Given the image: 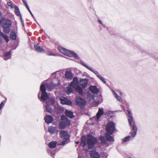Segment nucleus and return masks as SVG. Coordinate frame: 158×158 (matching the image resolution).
Masks as SVG:
<instances>
[{"label":"nucleus","instance_id":"obj_21","mask_svg":"<svg viewBox=\"0 0 158 158\" xmlns=\"http://www.w3.org/2000/svg\"><path fill=\"white\" fill-rule=\"evenodd\" d=\"M10 38L11 39L15 40L16 39V35L14 31H12L10 33Z\"/></svg>","mask_w":158,"mask_h":158},{"label":"nucleus","instance_id":"obj_23","mask_svg":"<svg viewBox=\"0 0 158 158\" xmlns=\"http://www.w3.org/2000/svg\"><path fill=\"white\" fill-rule=\"evenodd\" d=\"M14 8L15 9V14L19 16V15H20L21 14L18 7L17 6L15 5L14 6Z\"/></svg>","mask_w":158,"mask_h":158},{"label":"nucleus","instance_id":"obj_4","mask_svg":"<svg viewBox=\"0 0 158 158\" xmlns=\"http://www.w3.org/2000/svg\"><path fill=\"white\" fill-rule=\"evenodd\" d=\"M11 24L12 22L9 19H6L2 23L1 26L3 28V30L5 33H8L9 32Z\"/></svg>","mask_w":158,"mask_h":158},{"label":"nucleus","instance_id":"obj_48","mask_svg":"<svg viewBox=\"0 0 158 158\" xmlns=\"http://www.w3.org/2000/svg\"><path fill=\"white\" fill-rule=\"evenodd\" d=\"M121 108L122 109H123L124 110V111H125V109L124 108V107L123 106H122V105H121Z\"/></svg>","mask_w":158,"mask_h":158},{"label":"nucleus","instance_id":"obj_55","mask_svg":"<svg viewBox=\"0 0 158 158\" xmlns=\"http://www.w3.org/2000/svg\"><path fill=\"white\" fill-rule=\"evenodd\" d=\"M79 143V142L78 141H76L75 142V143L76 144H78Z\"/></svg>","mask_w":158,"mask_h":158},{"label":"nucleus","instance_id":"obj_8","mask_svg":"<svg viewBox=\"0 0 158 158\" xmlns=\"http://www.w3.org/2000/svg\"><path fill=\"white\" fill-rule=\"evenodd\" d=\"M41 85H43L44 86V89L46 90L48 89L49 91H51L56 85V84H53L52 82H51V83L50 84L47 83L44 84L42 82Z\"/></svg>","mask_w":158,"mask_h":158},{"label":"nucleus","instance_id":"obj_11","mask_svg":"<svg viewBox=\"0 0 158 158\" xmlns=\"http://www.w3.org/2000/svg\"><path fill=\"white\" fill-rule=\"evenodd\" d=\"M88 82V80L86 78L81 79L79 82L80 84L83 88H85L87 87Z\"/></svg>","mask_w":158,"mask_h":158},{"label":"nucleus","instance_id":"obj_30","mask_svg":"<svg viewBox=\"0 0 158 158\" xmlns=\"http://www.w3.org/2000/svg\"><path fill=\"white\" fill-rule=\"evenodd\" d=\"M97 76L99 78L102 82H103L104 83L106 84V81L104 79V78L102 77V76H101L100 75H97Z\"/></svg>","mask_w":158,"mask_h":158},{"label":"nucleus","instance_id":"obj_39","mask_svg":"<svg viewBox=\"0 0 158 158\" xmlns=\"http://www.w3.org/2000/svg\"><path fill=\"white\" fill-rule=\"evenodd\" d=\"M89 70H90V71H91L92 72H93L95 74H96L97 75H98V71H96L94 70L93 69L91 68H89Z\"/></svg>","mask_w":158,"mask_h":158},{"label":"nucleus","instance_id":"obj_27","mask_svg":"<svg viewBox=\"0 0 158 158\" xmlns=\"http://www.w3.org/2000/svg\"><path fill=\"white\" fill-rule=\"evenodd\" d=\"M76 91L78 92L80 95H83L82 90L80 87H77L76 88Z\"/></svg>","mask_w":158,"mask_h":158},{"label":"nucleus","instance_id":"obj_28","mask_svg":"<svg viewBox=\"0 0 158 158\" xmlns=\"http://www.w3.org/2000/svg\"><path fill=\"white\" fill-rule=\"evenodd\" d=\"M113 93L114 94L115 98L117 99L119 101L121 102L122 100L121 97L119 96L114 91H112Z\"/></svg>","mask_w":158,"mask_h":158},{"label":"nucleus","instance_id":"obj_46","mask_svg":"<svg viewBox=\"0 0 158 158\" xmlns=\"http://www.w3.org/2000/svg\"><path fill=\"white\" fill-rule=\"evenodd\" d=\"M48 153L50 154V155H52V156L53 157H54V154H52V152H48Z\"/></svg>","mask_w":158,"mask_h":158},{"label":"nucleus","instance_id":"obj_33","mask_svg":"<svg viewBox=\"0 0 158 158\" xmlns=\"http://www.w3.org/2000/svg\"><path fill=\"white\" fill-rule=\"evenodd\" d=\"M131 138V137L130 136L126 137L123 139V141L124 142L128 141Z\"/></svg>","mask_w":158,"mask_h":158},{"label":"nucleus","instance_id":"obj_40","mask_svg":"<svg viewBox=\"0 0 158 158\" xmlns=\"http://www.w3.org/2000/svg\"><path fill=\"white\" fill-rule=\"evenodd\" d=\"M87 97L88 98H90V99L91 100H94V97L92 95H91V94H88L87 95Z\"/></svg>","mask_w":158,"mask_h":158},{"label":"nucleus","instance_id":"obj_5","mask_svg":"<svg viewBox=\"0 0 158 158\" xmlns=\"http://www.w3.org/2000/svg\"><path fill=\"white\" fill-rule=\"evenodd\" d=\"M61 120L62 121L60 122L59 125L60 128L61 129H64L66 125H69L70 124V120L64 115L61 116Z\"/></svg>","mask_w":158,"mask_h":158},{"label":"nucleus","instance_id":"obj_22","mask_svg":"<svg viewBox=\"0 0 158 158\" xmlns=\"http://www.w3.org/2000/svg\"><path fill=\"white\" fill-rule=\"evenodd\" d=\"M11 52L9 51L5 53L4 56V59L6 60L9 59L11 57Z\"/></svg>","mask_w":158,"mask_h":158},{"label":"nucleus","instance_id":"obj_41","mask_svg":"<svg viewBox=\"0 0 158 158\" xmlns=\"http://www.w3.org/2000/svg\"><path fill=\"white\" fill-rule=\"evenodd\" d=\"M8 6H10L11 8H13V5L12 3L10 2H8L7 3Z\"/></svg>","mask_w":158,"mask_h":158},{"label":"nucleus","instance_id":"obj_38","mask_svg":"<svg viewBox=\"0 0 158 158\" xmlns=\"http://www.w3.org/2000/svg\"><path fill=\"white\" fill-rule=\"evenodd\" d=\"M46 110L47 111L50 113H51L52 112V109L51 108L48 106H46Z\"/></svg>","mask_w":158,"mask_h":158},{"label":"nucleus","instance_id":"obj_15","mask_svg":"<svg viewBox=\"0 0 158 158\" xmlns=\"http://www.w3.org/2000/svg\"><path fill=\"white\" fill-rule=\"evenodd\" d=\"M44 120L46 123H49L52 122L53 118L50 115H47L45 117Z\"/></svg>","mask_w":158,"mask_h":158},{"label":"nucleus","instance_id":"obj_31","mask_svg":"<svg viewBox=\"0 0 158 158\" xmlns=\"http://www.w3.org/2000/svg\"><path fill=\"white\" fill-rule=\"evenodd\" d=\"M1 36L3 37L7 42L9 41V40L8 37L6 35L3 34Z\"/></svg>","mask_w":158,"mask_h":158},{"label":"nucleus","instance_id":"obj_25","mask_svg":"<svg viewBox=\"0 0 158 158\" xmlns=\"http://www.w3.org/2000/svg\"><path fill=\"white\" fill-rule=\"evenodd\" d=\"M34 48H35V50L38 52V53L40 52V46L38 44H36V43L35 42L34 43Z\"/></svg>","mask_w":158,"mask_h":158},{"label":"nucleus","instance_id":"obj_13","mask_svg":"<svg viewBox=\"0 0 158 158\" xmlns=\"http://www.w3.org/2000/svg\"><path fill=\"white\" fill-rule=\"evenodd\" d=\"M90 91L93 93L98 94L99 90L97 87L95 86L91 85L89 87Z\"/></svg>","mask_w":158,"mask_h":158},{"label":"nucleus","instance_id":"obj_26","mask_svg":"<svg viewBox=\"0 0 158 158\" xmlns=\"http://www.w3.org/2000/svg\"><path fill=\"white\" fill-rule=\"evenodd\" d=\"M64 139V142H66L67 141L69 140V135L67 133V135H65L62 138Z\"/></svg>","mask_w":158,"mask_h":158},{"label":"nucleus","instance_id":"obj_37","mask_svg":"<svg viewBox=\"0 0 158 158\" xmlns=\"http://www.w3.org/2000/svg\"><path fill=\"white\" fill-rule=\"evenodd\" d=\"M72 82L73 83L74 82V83H75V84H76L77 85L78 82L77 78L74 77Z\"/></svg>","mask_w":158,"mask_h":158},{"label":"nucleus","instance_id":"obj_52","mask_svg":"<svg viewBox=\"0 0 158 158\" xmlns=\"http://www.w3.org/2000/svg\"><path fill=\"white\" fill-rule=\"evenodd\" d=\"M19 16H20V18L21 21H22V20H23L22 19V17L21 15H19Z\"/></svg>","mask_w":158,"mask_h":158},{"label":"nucleus","instance_id":"obj_18","mask_svg":"<svg viewBox=\"0 0 158 158\" xmlns=\"http://www.w3.org/2000/svg\"><path fill=\"white\" fill-rule=\"evenodd\" d=\"M86 144V138L85 136H83L81 139L80 145L82 146H84Z\"/></svg>","mask_w":158,"mask_h":158},{"label":"nucleus","instance_id":"obj_20","mask_svg":"<svg viewBox=\"0 0 158 158\" xmlns=\"http://www.w3.org/2000/svg\"><path fill=\"white\" fill-rule=\"evenodd\" d=\"M106 135L107 141L110 142L114 141V139L112 136L107 133H106Z\"/></svg>","mask_w":158,"mask_h":158},{"label":"nucleus","instance_id":"obj_45","mask_svg":"<svg viewBox=\"0 0 158 158\" xmlns=\"http://www.w3.org/2000/svg\"><path fill=\"white\" fill-rule=\"evenodd\" d=\"M48 55L49 56H56V55L55 54H53V53H50L49 54H48Z\"/></svg>","mask_w":158,"mask_h":158},{"label":"nucleus","instance_id":"obj_2","mask_svg":"<svg viewBox=\"0 0 158 158\" xmlns=\"http://www.w3.org/2000/svg\"><path fill=\"white\" fill-rule=\"evenodd\" d=\"M58 50L64 55L70 57L73 56L76 59H78L79 57L77 54L72 51L65 49L61 47H59Z\"/></svg>","mask_w":158,"mask_h":158},{"label":"nucleus","instance_id":"obj_12","mask_svg":"<svg viewBox=\"0 0 158 158\" xmlns=\"http://www.w3.org/2000/svg\"><path fill=\"white\" fill-rule=\"evenodd\" d=\"M90 154L92 158H99V154L95 151H92L90 152Z\"/></svg>","mask_w":158,"mask_h":158},{"label":"nucleus","instance_id":"obj_42","mask_svg":"<svg viewBox=\"0 0 158 158\" xmlns=\"http://www.w3.org/2000/svg\"><path fill=\"white\" fill-rule=\"evenodd\" d=\"M22 1L25 6L27 4L25 0H22Z\"/></svg>","mask_w":158,"mask_h":158},{"label":"nucleus","instance_id":"obj_54","mask_svg":"<svg viewBox=\"0 0 158 158\" xmlns=\"http://www.w3.org/2000/svg\"><path fill=\"white\" fill-rule=\"evenodd\" d=\"M55 73H53L52 75V76H54L55 75Z\"/></svg>","mask_w":158,"mask_h":158},{"label":"nucleus","instance_id":"obj_1","mask_svg":"<svg viewBox=\"0 0 158 158\" xmlns=\"http://www.w3.org/2000/svg\"><path fill=\"white\" fill-rule=\"evenodd\" d=\"M87 143L89 149H94L98 143L97 139L91 135L89 134L87 137Z\"/></svg>","mask_w":158,"mask_h":158},{"label":"nucleus","instance_id":"obj_19","mask_svg":"<svg viewBox=\"0 0 158 158\" xmlns=\"http://www.w3.org/2000/svg\"><path fill=\"white\" fill-rule=\"evenodd\" d=\"M65 114L67 116L71 118H73L74 117L73 113L70 111L66 110L65 111Z\"/></svg>","mask_w":158,"mask_h":158},{"label":"nucleus","instance_id":"obj_49","mask_svg":"<svg viewBox=\"0 0 158 158\" xmlns=\"http://www.w3.org/2000/svg\"><path fill=\"white\" fill-rule=\"evenodd\" d=\"M2 13H1V12H0V19H2Z\"/></svg>","mask_w":158,"mask_h":158},{"label":"nucleus","instance_id":"obj_53","mask_svg":"<svg viewBox=\"0 0 158 158\" xmlns=\"http://www.w3.org/2000/svg\"><path fill=\"white\" fill-rule=\"evenodd\" d=\"M38 98L39 99L40 98V94H39V93L38 94Z\"/></svg>","mask_w":158,"mask_h":158},{"label":"nucleus","instance_id":"obj_17","mask_svg":"<svg viewBox=\"0 0 158 158\" xmlns=\"http://www.w3.org/2000/svg\"><path fill=\"white\" fill-rule=\"evenodd\" d=\"M65 77L67 79H71L73 77V74L70 71H66Z\"/></svg>","mask_w":158,"mask_h":158},{"label":"nucleus","instance_id":"obj_36","mask_svg":"<svg viewBox=\"0 0 158 158\" xmlns=\"http://www.w3.org/2000/svg\"><path fill=\"white\" fill-rule=\"evenodd\" d=\"M70 86L72 87L76 88L77 87V85L75 83H74V82H71L70 85Z\"/></svg>","mask_w":158,"mask_h":158},{"label":"nucleus","instance_id":"obj_44","mask_svg":"<svg viewBox=\"0 0 158 158\" xmlns=\"http://www.w3.org/2000/svg\"><path fill=\"white\" fill-rule=\"evenodd\" d=\"M26 7V8H27V9L29 11V10H30V9L28 7V5H26V6H25Z\"/></svg>","mask_w":158,"mask_h":158},{"label":"nucleus","instance_id":"obj_24","mask_svg":"<svg viewBox=\"0 0 158 158\" xmlns=\"http://www.w3.org/2000/svg\"><path fill=\"white\" fill-rule=\"evenodd\" d=\"M57 144L56 141H52L50 142L48 144L49 147L51 148H54L55 147Z\"/></svg>","mask_w":158,"mask_h":158},{"label":"nucleus","instance_id":"obj_47","mask_svg":"<svg viewBox=\"0 0 158 158\" xmlns=\"http://www.w3.org/2000/svg\"><path fill=\"white\" fill-rule=\"evenodd\" d=\"M44 52V50L43 48H41L40 47V52Z\"/></svg>","mask_w":158,"mask_h":158},{"label":"nucleus","instance_id":"obj_6","mask_svg":"<svg viewBox=\"0 0 158 158\" xmlns=\"http://www.w3.org/2000/svg\"><path fill=\"white\" fill-rule=\"evenodd\" d=\"M106 128L108 133L110 135L112 134L115 130L114 123L112 122L108 123L106 125Z\"/></svg>","mask_w":158,"mask_h":158},{"label":"nucleus","instance_id":"obj_34","mask_svg":"<svg viewBox=\"0 0 158 158\" xmlns=\"http://www.w3.org/2000/svg\"><path fill=\"white\" fill-rule=\"evenodd\" d=\"M99 139L101 141V142L102 143H104L105 142V139L104 136H101L100 137Z\"/></svg>","mask_w":158,"mask_h":158},{"label":"nucleus","instance_id":"obj_35","mask_svg":"<svg viewBox=\"0 0 158 158\" xmlns=\"http://www.w3.org/2000/svg\"><path fill=\"white\" fill-rule=\"evenodd\" d=\"M80 63L83 66H84L86 68H87L89 70V68H90L87 65L85 64V63L82 61H80Z\"/></svg>","mask_w":158,"mask_h":158},{"label":"nucleus","instance_id":"obj_32","mask_svg":"<svg viewBox=\"0 0 158 158\" xmlns=\"http://www.w3.org/2000/svg\"><path fill=\"white\" fill-rule=\"evenodd\" d=\"M73 91L72 89L70 87H67L66 89V93L69 94L70 93L72 92Z\"/></svg>","mask_w":158,"mask_h":158},{"label":"nucleus","instance_id":"obj_43","mask_svg":"<svg viewBox=\"0 0 158 158\" xmlns=\"http://www.w3.org/2000/svg\"><path fill=\"white\" fill-rule=\"evenodd\" d=\"M29 11V12H30V14H31V15L32 16L33 18H34V15H33V14H32L31 12V10H29L28 11Z\"/></svg>","mask_w":158,"mask_h":158},{"label":"nucleus","instance_id":"obj_51","mask_svg":"<svg viewBox=\"0 0 158 158\" xmlns=\"http://www.w3.org/2000/svg\"><path fill=\"white\" fill-rule=\"evenodd\" d=\"M21 22V23H22V25H23V26H24V24L23 21V20H22Z\"/></svg>","mask_w":158,"mask_h":158},{"label":"nucleus","instance_id":"obj_10","mask_svg":"<svg viewBox=\"0 0 158 158\" xmlns=\"http://www.w3.org/2000/svg\"><path fill=\"white\" fill-rule=\"evenodd\" d=\"M76 102L78 105L81 106H84L86 103L85 100L80 97H78L76 100Z\"/></svg>","mask_w":158,"mask_h":158},{"label":"nucleus","instance_id":"obj_29","mask_svg":"<svg viewBox=\"0 0 158 158\" xmlns=\"http://www.w3.org/2000/svg\"><path fill=\"white\" fill-rule=\"evenodd\" d=\"M67 133L66 131H61L60 132V136L61 138H62L65 135H67Z\"/></svg>","mask_w":158,"mask_h":158},{"label":"nucleus","instance_id":"obj_57","mask_svg":"<svg viewBox=\"0 0 158 158\" xmlns=\"http://www.w3.org/2000/svg\"><path fill=\"white\" fill-rule=\"evenodd\" d=\"M1 21H0V24H1Z\"/></svg>","mask_w":158,"mask_h":158},{"label":"nucleus","instance_id":"obj_56","mask_svg":"<svg viewBox=\"0 0 158 158\" xmlns=\"http://www.w3.org/2000/svg\"><path fill=\"white\" fill-rule=\"evenodd\" d=\"M99 22L101 24H102V23L100 20H99Z\"/></svg>","mask_w":158,"mask_h":158},{"label":"nucleus","instance_id":"obj_14","mask_svg":"<svg viewBox=\"0 0 158 158\" xmlns=\"http://www.w3.org/2000/svg\"><path fill=\"white\" fill-rule=\"evenodd\" d=\"M48 131L51 134H53L56 132L57 133L58 131L56 127L51 126L49 127Z\"/></svg>","mask_w":158,"mask_h":158},{"label":"nucleus","instance_id":"obj_16","mask_svg":"<svg viewBox=\"0 0 158 158\" xmlns=\"http://www.w3.org/2000/svg\"><path fill=\"white\" fill-rule=\"evenodd\" d=\"M103 111L101 108H99L98 112L96 114V120L97 122L98 121L100 117L103 114Z\"/></svg>","mask_w":158,"mask_h":158},{"label":"nucleus","instance_id":"obj_58","mask_svg":"<svg viewBox=\"0 0 158 158\" xmlns=\"http://www.w3.org/2000/svg\"><path fill=\"white\" fill-rule=\"evenodd\" d=\"M78 158H81V157H78Z\"/></svg>","mask_w":158,"mask_h":158},{"label":"nucleus","instance_id":"obj_9","mask_svg":"<svg viewBox=\"0 0 158 158\" xmlns=\"http://www.w3.org/2000/svg\"><path fill=\"white\" fill-rule=\"evenodd\" d=\"M61 103L62 104L71 105H72L71 102L68 98L64 97H61L60 98Z\"/></svg>","mask_w":158,"mask_h":158},{"label":"nucleus","instance_id":"obj_3","mask_svg":"<svg viewBox=\"0 0 158 158\" xmlns=\"http://www.w3.org/2000/svg\"><path fill=\"white\" fill-rule=\"evenodd\" d=\"M127 114L129 117V118L128 119V120L129 124L132 127V129L133 130V132L131 133V132L130 133L131 134L132 136L134 137L136 135V132L137 131V128L136 126L135 125V124L133 121L132 117L131 116V112L128 110H127Z\"/></svg>","mask_w":158,"mask_h":158},{"label":"nucleus","instance_id":"obj_50","mask_svg":"<svg viewBox=\"0 0 158 158\" xmlns=\"http://www.w3.org/2000/svg\"><path fill=\"white\" fill-rule=\"evenodd\" d=\"M4 33L0 30V35L2 36Z\"/></svg>","mask_w":158,"mask_h":158},{"label":"nucleus","instance_id":"obj_7","mask_svg":"<svg viewBox=\"0 0 158 158\" xmlns=\"http://www.w3.org/2000/svg\"><path fill=\"white\" fill-rule=\"evenodd\" d=\"M40 89L42 91V94L41 97V99L44 101L46 100L48 98V97L46 90L44 89V86L43 85H41L40 86Z\"/></svg>","mask_w":158,"mask_h":158}]
</instances>
